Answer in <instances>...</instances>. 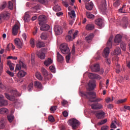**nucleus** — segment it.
I'll return each instance as SVG.
<instances>
[{"instance_id":"obj_1","label":"nucleus","mask_w":130,"mask_h":130,"mask_svg":"<svg viewBox=\"0 0 130 130\" xmlns=\"http://www.w3.org/2000/svg\"><path fill=\"white\" fill-rule=\"evenodd\" d=\"M83 97L85 99H89V102H100L102 99L100 98H96V93L94 91H86L82 93ZM95 100H91L95 99Z\"/></svg>"},{"instance_id":"obj_2","label":"nucleus","mask_w":130,"mask_h":130,"mask_svg":"<svg viewBox=\"0 0 130 130\" xmlns=\"http://www.w3.org/2000/svg\"><path fill=\"white\" fill-rule=\"evenodd\" d=\"M38 20L39 24L41 26L40 27L41 31H47L49 29L50 26L48 24H46L47 20L45 15H40L38 17Z\"/></svg>"},{"instance_id":"obj_3","label":"nucleus","mask_w":130,"mask_h":130,"mask_svg":"<svg viewBox=\"0 0 130 130\" xmlns=\"http://www.w3.org/2000/svg\"><path fill=\"white\" fill-rule=\"evenodd\" d=\"M113 37H110L107 43V47L104 50L103 56L104 57L107 58L110 54V48H112V41L113 40Z\"/></svg>"},{"instance_id":"obj_4","label":"nucleus","mask_w":130,"mask_h":130,"mask_svg":"<svg viewBox=\"0 0 130 130\" xmlns=\"http://www.w3.org/2000/svg\"><path fill=\"white\" fill-rule=\"evenodd\" d=\"M12 93L13 95L10 96L8 93H5V96L7 99H8V100H10V101H15L16 97H20V96H21L20 93L17 90H13Z\"/></svg>"},{"instance_id":"obj_5","label":"nucleus","mask_w":130,"mask_h":130,"mask_svg":"<svg viewBox=\"0 0 130 130\" xmlns=\"http://www.w3.org/2000/svg\"><path fill=\"white\" fill-rule=\"evenodd\" d=\"M60 50L63 54H71L70 50L68 47V45L66 43L62 44L60 47Z\"/></svg>"},{"instance_id":"obj_6","label":"nucleus","mask_w":130,"mask_h":130,"mask_svg":"<svg viewBox=\"0 0 130 130\" xmlns=\"http://www.w3.org/2000/svg\"><path fill=\"white\" fill-rule=\"evenodd\" d=\"M68 123L73 127V129H76V128L79 125V122L75 118L69 120Z\"/></svg>"},{"instance_id":"obj_7","label":"nucleus","mask_w":130,"mask_h":130,"mask_svg":"<svg viewBox=\"0 0 130 130\" xmlns=\"http://www.w3.org/2000/svg\"><path fill=\"white\" fill-rule=\"evenodd\" d=\"M10 14L5 12L0 14V24L3 22V19L8 20L10 18Z\"/></svg>"},{"instance_id":"obj_8","label":"nucleus","mask_w":130,"mask_h":130,"mask_svg":"<svg viewBox=\"0 0 130 130\" xmlns=\"http://www.w3.org/2000/svg\"><path fill=\"white\" fill-rule=\"evenodd\" d=\"M88 90L89 91L93 90L96 87V81L93 80H89V82L88 83Z\"/></svg>"},{"instance_id":"obj_9","label":"nucleus","mask_w":130,"mask_h":130,"mask_svg":"<svg viewBox=\"0 0 130 130\" xmlns=\"http://www.w3.org/2000/svg\"><path fill=\"white\" fill-rule=\"evenodd\" d=\"M9 103L7 100L4 99L3 95H0V107L8 106Z\"/></svg>"},{"instance_id":"obj_10","label":"nucleus","mask_w":130,"mask_h":130,"mask_svg":"<svg viewBox=\"0 0 130 130\" xmlns=\"http://www.w3.org/2000/svg\"><path fill=\"white\" fill-rule=\"evenodd\" d=\"M105 115L106 113L103 111H98V112L95 113V117H96L98 119H102L105 118Z\"/></svg>"},{"instance_id":"obj_11","label":"nucleus","mask_w":130,"mask_h":130,"mask_svg":"<svg viewBox=\"0 0 130 130\" xmlns=\"http://www.w3.org/2000/svg\"><path fill=\"white\" fill-rule=\"evenodd\" d=\"M14 42H15V45L18 48L21 49L23 47V45H24V43H23V41H21L19 39L16 38L14 40Z\"/></svg>"},{"instance_id":"obj_12","label":"nucleus","mask_w":130,"mask_h":130,"mask_svg":"<svg viewBox=\"0 0 130 130\" xmlns=\"http://www.w3.org/2000/svg\"><path fill=\"white\" fill-rule=\"evenodd\" d=\"M101 10L103 13H106L107 11V2L106 0H102V3L101 4Z\"/></svg>"},{"instance_id":"obj_13","label":"nucleus","mask_w":130,"mask_h":130,"mask_svg":"<svg viewBox=\"0 0 130 130\" xmlns=\"http://www.w3.org/2000/svg\"><path fill=\"white\" fill-rule=\"evenodd\" d=\"M94 23H95V24L101 28L104 26V20L101 18H98L95 19Z\"/></svg>"},{"instance_id":"obj_14","label":"nucleus","mask_w":130,"mask_h":130,"mask_svg":"<svg viewBox=\"0 0 130 130\" xmlns=\"http://www.w3.org/2000/svg\"><path fill=\"white\" fill-rule=\"evenodd\" d=\"M26 68V64L23 63L22 61H19V64H17L16 67V69L15 72L17 71L20 70L21 69H25Z\"/></svg>"},{"instance_id":"obj_15","label":"nucleus","mask_w":130,"mask_h":130,"mask_svg":"<svg viewBox=\"0 0 130 130\" xmlns=\"http://www.w3.org/2000/svg\"><path fill=\"white\" fill-rule=\"evenodd\" d=\"M54 30L57 35H60L62 33V27L60 25H55Z\"/></svg>"},{"instance_id":"obj_16","label":"nucleus","mask_w":130,"mask_h":130,"mask_svg":"<svg viewBox=\"0 0 130 130\" xmlns=\"http://www.w3.org/2000/svg\"><path fill=\"white\" fill-rule=\"evenodd\" d=\"M20 29V26H19L18 24H15L12 28V34L14 36H17L18 33V30Z\"/></svg>"},{"instance_id":"obj_17","label":"nucleus","mask_w":130,"mask_h":130,"mask_svg":"<svg viewBox=\"0 0 130 130\" xmlns=\"http://www.w3.org/2000/svg\"><path fill=\"white\" fill-rule=\"evenodd\" d=\"M103 108L102 104L99 103L93 104L91 105V109L92 110H100Z\"/></svg>"},{"instance_id":"obj_18","label":"nucleus","mask_w":130,"mask_h":130,"mask_svg":"<svg viewBox=\"0 0 130 130\" xmlns=\"http://www.w3.org/2000/svg\"><path fill=\"white\" fill-rule=\"evenodd\" d=\"M90 69H91V71L94 72H98L100 71V67L98 63H95L93 66H91Z\"/></svg>"},{"instance_id":"obj_19","label":"nucleus","mask_w":130,"mask_h":130,"mask_svg":"<svg viewBox=\"0 0 130 130\" xmlns=\"http://www.w3.org/2000/svg\"><path fill=\"white\" fill-rule=\"evenodd\" d=\"M123 27L126 28L128 23V19L127 17H123L122 19Z\"/></svg>"},{"instance_id":"obj_20","label":"nucleus","mask_w":130,"mask_h":130,"mask_svg":"<svg viewBox=\"0 0 130 130\" xmlns=\"http://www.w3.org/2000/svg\"><path fill=\"white\" fill-rule=\"evenodd\" d=\"M73 29H71V30H69V32H68V35L66 37V40L68 42H70L71 41H72V36L73 34Z\"/></svg>"},{"instance_id":"obj_21","label":"nucleus","mask_w":130,"mask_h":130,"mask_svg":"<svg viewBox=\"0 0 130 130\" xmlns=\"http://www.w3.org/2000/svg\"><path fill=\"white\" fill-rule=\"evenodd\" d=\"M57 60L60 63L63 62L64 60L63 56H62L58 52H57Z\"/></svg>"},{"instance_id":"obj_22","label":"nucleus","mask_w":130,"mask_h":130,"mask_svg":"<svg viewBox=\"0 0 130 130\" xmlns=\"http://www.w3.org/2000/svg\"><path fill=\"white\" fill-rule=\"evenodd\" d=\"M122 40V36L121 35H116L115 37L114 42L115 43H120Z\"/></svg>"},{"instance_id":"obj_23","label":"nucleus","mask_w":130,"mask_h":130,"mask_svg":"<svg viewBox=\"0 0 130 130\" xmlns=\"http://www.w3.org/2000/svg\"><path fill=\"white\" fill-rule=\"evenodd\" d=\"M94 37V35L93 34H89L87 37L85 38V40L86 42L88 43H90L93 39Z\"/></svg>"},{"instance_id":"obj_24","label":"nucleus","mask_w":130,"mask_h":130,"mask_svg":"<svg viewBox=\"0 0 130 130\" xmlns=\"http://www.w3.org/2000/svg\"><path fill=\"white\" fill-rule=\"evenodd\" d=\"M36 55L41 59H44L45 57V55L44 53L42 52L41 50L36 52Z\"/></svg>"},{"instance_id":"obj_25","label":"nucleus","mask_w":130,"mask_h":130,"mask_svg":"<svg viewBox=\"0 0 130 130\" xmlns=\"http://www.w3.org/2000/svg\"><path fill=\"white\" fill-rule=\"evenodd\" d=\"M113 6L115 8H118L120 6L122 1L121 0H113Z\"/></svg>"},{"instance_id":"obj_26","label":"nucleus","mask_w":130,"mask_h":130,"mask_svg":"<svg viewBox=\"0 0 130 130\" xmlns=\"http://www.w3.org/2000/svg\"><path fill=\"white\" fill-rule=\"evenodd\" d=\"M93 4L92 2H89L88 4H86V9L88 10L91 11L92 10Z\"/></svg>"},{"instance_id":"obj_27","label":"nucleus","mask_w":130,"mask_h":130,"mask_svg":"<svg viewBox=\"0 0 130 130\" xmlns=\"http://www.w3.org/2000/svg\"><path fill=\"white\" fill-rule=\"evenodd\" d=\"M26 74H27L26 72L21 70L18 73L17 76L19 77H24L25 76H26Z\"/></svg>"},{"instance_id":"obj_28","label":"nucleus","mask_w":130,"mask_h":130,"mask_svg":"<svg viewBox=\"0 0 130 130\" xmlns=\"http://www.w3.org/2000/svg\"><path fill=\"white\" fill-rule=\"evenodd\" d=\"M121 52L120 48L117 47L113 52V54L115 55H118L119 54H120Z\"/></svg>"},{"instance_id":"obj_29","label":"nucleus","mask_w":130,"mask_h":130,"mask_svg":"<svg viewBox=\"0 0 130 130\" xmlns=\"http://www.w3.org/2000/svg\"><path fill=\"white\" fill-rule=\"evenodd\" d=\"M35 86L39 89H41L42 88V84L39 81L35 82Z\"/></svg>"},{"instance_id":"obj_30","label":"nucleus","mask_w":130,"mask_h":130,"mask_svg":"<svg viewBox=\"0 0 130 130\" xmlns=\"http://www.w3.org/2000/svg\"><path fill=\"white\" fill-rule=\"evenodd\" d=\"M23 20L25 22H29L30 21V15L27 13H25Z\"/></svg>"},{"instance_id":"obj_31","label":"nucleus","mask_w":130,"mask_h":130,"mask_svg":"<svg viewBox=\"0 0 130 130\" xmlns=\"http://www.w3.org/2000/svg\"><path fill=\"white\" fill-rule=\"evenodd\" d=\"M9 112L8 109L5 108L0 109V114H8Z\"/></svg>"},{"instance_id":"obj_32","label":"nucleus","mask_w":130,"mask_h":130,"mask_svg":"<svg viewBox=\"0 0 130 130\" xmlns=\"http://www.w3.org/2000/svg\"><path fill=\"white\" fill-rule=\"evenodd\" d=\"M6 126V123H5V121L4 119H2L1 121H0V129H4L5 128Z\"/></svg>"},{"instance_id":"obj_33","label":"nucleus","mask_w":130,"mask_h":130,"mask_svg":"<svg viewBox=\"0 0 130 130\" xmlns=\"http://www.w3.org/2000/svg\"><path fill=\"white\" fill-rule=\"evenodd\" d=\"M94 28V24H87L86 26V29L88 30H92Z\"/></svg>"},{"instance_id":"obj_34","label":"nucleus","mask_w":130,"mask_h":130,"mask_svg":"<svg viewBox=\"0 0 130 130\" xmlns=\"http://www.w3.org/2000/svg\"><path fill=\"white\" fill-rule=\"evenodd\" d=\"M7 119L10 123H12L14 119V116L13 115H9L7 116Z\"/></svg>"},{"instance_id":"obj_35","label":"nucleus","mask_w":130,"mask_h":130,"mask_svg":"<svg viewBox=\"0 0 130 130\" xmlns=\"http://www.w3.org/2000/svg\"><path fill=\"white\" fill-rule=\"evenodd\" d=\"M126 5H123L122 7L118 9V12L120 13H125L124 8H126Z\"/></svg>"},{"instance_id":"obj_36","label":"nucleus","mask_w":130,"mask_h":130,"mask_svg":"<svg viewBox=\"0 0 130 130\" xmlns=\"http://www.w3.org/2000/svg\"><path fill=\"white\" fill-rule=\"evenodd\" d=\"M52 63V60L51 58H48L47 60H46L44 62V64L46 66H48L49 65H50V64H51Z\"/></svg>"},{"instance_id":"obj_37","label":"nucleus","mask_w":130,"mask_h":130,"mask_svg":"<svg viewBox=\"0 0 130 130\" xmlns=\"http://www.w3.org/2000/svg\"><path fill=\"white\" fill-rule=\"evenodd\" d=\"M86 14L88 18L93 19L94 17V15L89 12H86Z\"/></svg>"},{"instance_id":"obj_38","label":"nucleus","mask_w":130,"mask_h":130,"mask_svg":"<svg viewBox=\"0 0 130 130\" xmlns=\"http://www.w3.org/2000/svg\"><path fill=\"white\" fill-rule=\"evenodd\" d=\"M45 46V44L43 42H39L37 43V47L38 48H41Z\"/></svg>"},{"instance_id":"obj_39","label":"nucleus","mask_w":130,"mask_h":130,"mask_svg":"<svg viewBox=\"0 0 130 130\" xmlns=\"http://www.w3.org/2000/svg\"><path fill=\"white\" fill-rule=\"evenodd\" d=\"M34 2H37L40 3L41 4L46 5L48 3V0H32Z\"/></svg>"},{"instance_id":"obj_40","label":"nucleus","mask_w":130,"mask_h":130,"mask_svg":"<svg viewBox=\"0 0 130 130\" xmlns=\"http://www.w3.org/2000/svg\"><path fill=\"white\" fill-rule=\"evenodd\" d=\"M69 15L72 18H75L76 17V14L74 10H72L71 12H69Z\"/></svg>"},{"instance_id":"obj_41","label":"nucleus","mask_w":130,"mask_h":130,"mask_svg":"<svg viewBox=\"0 0 130 130\" xmlns=\"http://www.w3.org/2000/svg\"><path fill=\"white\" fill-rule=\"evenodd\" d=\"M53 10L57 12H59L61 11V9L60 7H59V6L58 5H55L53 8Z\"/></svg>"},{"instance_id":"obj_42","label":"nucleus","mask_w":130,"mask_h":130,"mask_svg":"<svg viewBox=\"0 0 130 130\" xmlns=\"http://www.w3.org/2000/svg\"><path fill=\"white\" fill-rule=\"evenodd\" d=\"M57 107L56 106H51L50 108L51 113H54V112L57 110Z\"/></svg>"},{"instance_id":"obj_43","label":"nucleus","mask_w":130,"mask_h":130,"mask_svg":"<svg viewBox=\"0 0 130 130\" xmlns=\"http://www.w3.org/2000/svg\"><path fill=\"white\" fill-rule=\"evenodd\" d=\"M31 61L32 64L35 63V54L34 53L31 55Z\"/></svg>"},{"instance_id":"obj_44","label":"nucleus","mask_w":130,"mask_h":130,"mask_svg":"<svg viewBox=\"0 0 130 130\" xmlns=\"http://www.w3.org/2000/svg\"><path fill=\"white\" fill-rule=\"evenodd\" d=\"M7 2H4L3 4L0 6V10H3L7 7Z\"/></svg>"},{"instance_id":"obj_45","label":"nucleus","mask_w":130,"mask_h":130,"mask_svg":"<svg viewBox=\"0 0 130 130\" xmlns=\"http://www.w3.org/2000/svg\"><path fill=\"white\" fill-rule=\"evenodd\" d=\"M41 72L44 77L47 75L48 72L45 68H42Z\"/></svg>"},{"instance_id":"obj_46","label":"nucleus","mask_w":130,"mask_h":130,"mask_svg":"<svg viewBox=\"0 0 130 130\" xmlns=\"http://www.w3.org/2000/svg\"><path fill=\"white\" fill-rule=\"evenodd\" d=\"M52 78V75L50 74H47V75L44 77V80L45 81L49 80Z\"/></svg>"},{"instance_id":"obj_47","label":"nucleus","mask_w":130,"mask_h":130,"mask_svg":"<svg viewBox=\"0 0 130 130\" xmlns=\"http://www.w3.org/2000/svg\"><path fill=\"white\" fill-rule=\"evenodd\" d=\"M127 101V99H121V100H118L117 101V104H120L121 103H125Z\"/></svg>"},{"instance_id":"obj_48","label":"nucleus","mask_w":130,"mask_h":130,"mask_svg":"<svg viewBox=\"0 0 130 130\" xmlns=\"http://www.w3.org/2000/svg\"><path fill=\"white\" fill-rule=\"evenodd\" d=\"M30 44L31 47L34 48L35 47V40L31 39L30 40Z\"/></svg>"},{"instance_id":"obj_49","label":"nucleus","mask_w":130,"mask_h":130,"mask_svg":"<svg viewBox=\"0 0 130 130\" xmlns=\"http://www.w3.org/2000/svg\"><path fill=\"white\" fill-rule=\"evenodd\" d=\"M8 7L10 10L13 9V4L11 1H9Z\"/></svg>"},{"instance_id":"obj_50","label":"nucleus","mask_w":130,"mask_h":130,"mask_svg":"<svg viewBox=\"0 0 130 130\" xmlns=\"http://www.w3.org/2000/svg\"><path fill=\"white\" fill-rule=\"evenodd\" d=\"M33 85H34L33 83H30L28 85L27 89L29 91H31L33 89Z\"/></svg>"},{"instance_id":"obj_51","label":"nucleus","mask_w":130,"mask_h":130,"mask_svg":"<svg viewBox=\"0 0 130 130\" xmlns=\"http://www.w3.org/2000/svg\"><path fill=\"white\" fill-rule=\"evenodd\" d=\"M36 76L37 78H38L39 80H42V77L40 73L37 72L36 73Z\"/></svg>"},{"instance_id":"obj_52","label":"nucleus","mask_w":130,"mask_h":130,"mask_svg":"<svg viewBox=\"0 0 130 130\" xmlns=\"http://www.w3.org/2000/svg\"><path fill=\"white\" fill-rule=\"evenodd\" d=\"M47 34H45V32H43V34H41V38L42 39V40H45L47 38Z\"/></svg>"},{"instance_id":"obj_53","label":"nucleus","mask_w":130,"mask_h":130,"mask_svg":"<svg viewBox=\"0 0 130 130\" xmlns=\"http://www.w3.org/2000/svg\"><path fill=\"white\" fill-rule=\"evenodd\" d=\"M88 76H89V78H90L91 79H94L95 78L96 74H93V73H89Z\"/></svg>"},{"instance_id":"obj_54","label":"nucleus","mask_w":130,"mask_h":130,"mask_svg":"<svg viewBox=\"0 0 130 130\" xmlns=\"http://www.w3.org/2000/svg\"><path fill=\"white\" fill-rule=\"evenodd\" d=\"M107 122V119H105L104 120H102L100 122H99V125H103L105 124Z\"/></svg>"},{"instance_id":"obj_55","label":"nucleus","mask_w":130,"mask_h":130,"mask_svg":"<svg viewBox=\"0 0 130 130\" xmlns=\"http://www.w3.org/2000/svg\"><path fill=\"white\" fill-rule=\"evenodd\" d=\"M50 70L53 73H55L56 72L55 68L53 66H51L49 67Z\"/></svg>"},{"instance_id":"obj_56","label":"nucleus","mask_w":130,"mask_h":130,"mask_svg":"<svg viewBox=\"0 0 130 130\" xmlns=\"http://www.w3.org/2000/svg\"><path fill=\"white\" fill-rule=\"evenodd\" d=\"M113 101V98H112V99L110 98H107L105 99V101L106 103H110V102H112Z\"/></svg>"},{"instance_id":"obj_57","label":"nucleus","mask_w":130,"mask_h":130,"mask_svg":"<svg viewBox=\"0 0 130 130\" xmlns=\"http://www.w3.org/2000/svg\"><path fill=\"white\" fill-rule=\"evenodd\" d=\"M48 120L51 122H53L54 121V118L53 117V116L51 115L49 116Z\"/></svg>"},{"instance_id":"obj_58","label":"nucleus","mask_w":130,"mask_h":130,"mask_svg":"<svg viewBox=\"0 0 130 130\" xmlns=\"http://www.w3.org/2000/svg\"><path fill=\"white\" fill-rule=\"evenodd\" d=\"M71 54H68V55L66 56V61L67 63H69V60L70 59V58H71V56H70Z\"/></svg>"},{"instance_id":"obj_59","label":"nucleus","mask_w":130,"mask_h":130,"mask_svg":"<svg viewBox=\"0 0 130 130\" xmlns=\"http://www.w3.org/2000/svg\"><path fill=\"white\" fill-rule=\"evenodd\" d=\"M4 70V66H3V64L1 63L0 64V75L2 74V73H3Z\"/></svg>"},{"instance_id":"obj_60","label":"nucleus","mask_w":130,"mask_h":130,"mask_svg":"<svg viewBox=\"0 0 130 130\" xmlns=\"http://www.w3.org/2000/svg\"><path fill=\"white\" fill-rule=\"evenodd\" d=\"M61 104L63 106H64L66 105H67V104H68V102L67 101L63 100L61 102Z\"/></svg>"},{"instance_id":"obj_61","label":"nucleus","mask_w":130,"mask_h":130,"mask_svg":"<svg viewBox=\"0 0 130 130\" xmlns=\"http://www.w3.org/2000/svg\"><path fill=\"white\" fill-rule=\"evenodd\" d=\"M62 114H63V116L64 117H67L68 116V113L67 111H64L62 112Z\"/></svg>"},{"instance_id":"obj_62","label":"nucleus","mask_w":130,"mask_h":130,"mask_svg":"<svg viewBox=\"0 0 130 130\" xmlns=\"http://www.w3.org/2000/svg\"><path fill=\"white\" fill-rule=\"evenodd\" d=\"M7 73L11 77H13L14 74L13 73L10 72V71H7Z\"/></svg>"},{"instance_id":"obj_63","label":"nucleus","mask_w":130,"mask_h":130,"mask_svg":"<svg viewBox=\"0 0 130 130\" xmlns=\"http://www.w3.org/2000/svg\"><path fill=\"white\" fill-rule=\"evenodd\" d=\"M9 67L10 70L11 71H13L14 70V63L10 65Z\"/></svg>"},{"instance_id":"obj_64","label":"nucleus","mask_w":130,"mask_h":130,"mask_svg":"<svg viewBox=\"0 0 130 130\" xmlns=\"http://www.w3.org/2000/svg\"><path fill=\"white\" fill-rule=\"evenodd\" d=\"M108 129V126H103L101 128L102 130H107Z\"/></svg>"}]
</instances>
